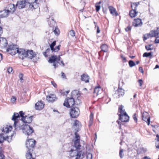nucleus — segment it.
Wrapping results in <instances>:
<instances>
[{"instance_id": "obj_1", "label": "nucleus", "mask_w": 159, "mask_h": 159, "mask_svg": "<svg viewBox=\"0 0 159 159\" xmlns=\"http://www.w3.org/2000/svg\"><path fill=\"white\" fill-rule=\"evenodd\" d=\"M36 142L34 140L31 139L26 141V147L28 149V151L26 154V157L27 159H30L32 157L31 152L33 151V148L36 144Z\"/></svg>"}, {"instance_id": "obj_2", "label": "nucleus", "mask_w": 159, "mask_h": 159, "mask_svg": "<svg viewBox=\"0 0 159 159\" xmlns=\"http://www.w3.org/2000/svg\"><path fill=\"white\" fill-rule=\"evenodd\" d=\"M32 0H22L19 1L16 5V8L21 9L24 8L26 6H28L29 7L30 4H31Z\"/></svg>"}, {"instance_id": "obj_3", "label": "nucleus", "mask_w": 159, "mask_h": 159, "mask_svg": "<svg viewBox=\"0 0 159 159\" xmlns=\"http://www.w3.org/2000/svg\"><path fill=\"white\" fill-rule=\"evenodd\" d=\"M19 114L17 113H14L13 116H12V120L14 121V127L16 129V125L18 122V118H20V116L22 118L23 117H25V116H24V113L22 111L19 112Z\"/></svg>"}, {"instance_id": "obj_4", "label": "nucleus", "mask_w": 159, "mask_h": 159, "mask_svg": "<svg viewBox=\"0 0 159 159\" xmlns=\"http://www.w3.org/2000/svg\"><path fill=\"white\" fill-rule=\"evenodd\" d=\"M139 4V2L133 3L131 5L132 9L129 12L130 16L132 18L135 17L137 16L138 12L136 11V8Z\"/></svg>"}, {"instance_id": "obj_5", "label": "nucleus", "mask_w": 159, "mask_h": 159, "mask_svg": "<svg viewBox=\"0 0 159 159\" xmlns=\"http://www.w3.org/2000/svg\"><path fill=\"white\" fill-rule=\"evenodd\" d=\"M75 103L74 98L72 97L67 98L65 101L63 105L69 108L73 107Z\"/></svg>"}, {"instance_id": "obj_6", "label": "nucleus", "mask_w": 159, "mask_h": 159, "mask_svg": "<svg viewBox=\"0 0 159 159\" xmlns=\"http://www.w3.org/2000/svg\"><path fill=\"white\" fill-rule=\"evenodd\" d=\"M22 130L23 133L28 136L31 135L34 132L33 128L28 125H24Z\"/></svg>"}, {"instance_id": "obj_7", "label": "nucleus", "mask_w": 159, "mask_h": 159, "mask_svg": "<svg viewBox=\"0 0 159 159\" xmlns=\"http://www.w3.org/2000/svg\"><path fill=\"white\" fill-rule=\"evenodd\" d=\"M18 49L16 45L12 44L8 46L7 51L9 54L14 55L16 53Z\"/></svg>"}, {"instance_id": "obj_8", "label": "nucleus", "mask_w": 159, "mask_h": 159, "mask_svg": "<svg viewBox=\"0 0 159 159\" xmlns=\"http://www.w3.org/2000/svg\"><path fill=\"white\" fill-rule=\"evenodd\" d=\"M70 115L73 118L77 117L79 115L80 110L77 107H73L70 109Z\"/></svg>"}, {"instance_id": "obj_9", "label": "nucleus", "mask_w": 159, "mask_h": 159, "mask_svg": "<svg viewBox=\"0 0 159 159\" xmlns=\"http://www.w3.org/2000/svg\"><path fill=\"white\" fill-rule=\"evenodd\" d=\"M159 33V32L157 30H152L149 34H145L144 35L143 40L148 39L149 37H156L158 35Z\"/></svg>"}, {"instance_id": "obj_10", "label": "nucleus", "mask_w": 159, "mask_h": 159, "mask_svg": "<svg viewBox=\"0 0 159 159\" xmlns=\"http://www.w3.org/2000/svg\"><path fill=\"white\" fill-rule=\"evenodd\" d=\"M142 120L146 122L148 125H149L150 123V118L148 113L146 112H143L142 115Z\"/></svg>"}, {"instance_id": "obj_11", "label": "nucleus", "mask_w": 159, "mask_h": 159, "mask_svg": "<svg viewBox=\"0 0 159 159\" xmlns=\"http://www.w3.org/2000/svg\"><path fill=\"white\" fill-rule=\"evenodd\" d=\"M26 51L23 49H19L18 48L16 53L19 54V57L21 59H23L25 57H26Z\"/></svg>"}, {"instance_id": "obj_12", "label": "nucleus", "mask_w": 159, "mask_h": 159, "mask_svg": "<svg viewBox=\"0 0 159 159\" xmlns=\"http://www.w3.org/2000/svg\"><path fill=\"white\" fill-rule=\"evenodd\" d=\"M31 4H30L29 8L32 10L35 9L38 7L39 2L41 0H32Z\"/></svg>"}, {"instance_id": "obj_13", "label": "nucleus", "mask_w": 159, "mask_h": 159, "mask_svg": "<svg viewBox=\"0 0 159 159\" xmlns=\"http://www.w3.org/2000/svg\"><path fill=\"white\" fill-rule=\"evenodd\" d=\"M57 99L55 95L54 94H50L47 96L46 100L49 102L52 103L56 101Z\"/></svg>"}, {"instance_id": "obj_14", "label": "nucleus", "mask_w": 159, "mask_h": 159, "mask_svg": "<svg viewBox=\"0 0 159 159\" xmlns=\"http://www.w3.org/2000/svg\"><path fill=\"white\" fill-rule=\"evenodd\" d=\"M44 106V104L42 101H39L35 104V108L37 110H41Z\"/></svg>"}, {"instance_id": "obj_15", "label": "nucleus", "mask_w": 159, "mask_h": 159, "mask_svg": "<svg viewBox=\"0 0 159 159\" xmlns=\"http://www.w3.org/2000/svg\"><path fill=\"white\" fill-rule=\"evenodd\" d=\"M142 24L143 23L141 19L139 18L135 19L132 23L133 25L135 27L141 26Z\"/></svg>"}, {"instance_id": "obj_16", "label": "nucleus", "mask_w": 159, "mask_h": 159, "mask_svg": "<svg viewBox=\"0 0 159 159\" xmlns=\"http://www.w3.org/2000/svg\"><path fill=\"white\" fill-rule=\"evenodd\" d=\"M33 117V116H26L25 117H23L22 118H21V120L24 123L30 124L32 120Z\"/></svg>"}, {"instance_id": "obj_17", "label": "nucleus", "mask_w": 159, "mask_h": 159, "mask_svg": "<svg viewBox=\"0 0 159 159\" xmlns=\"http://www.w3.org/2000/svg\"><path fill=\"white\" fill-rule=\"evenodd\" d=\"M119 120L122 122H127L129 120V117L127 114H124L123 115H120L119 116Z\"/></svg>"}, {"instance_id": "obj_18", "label": "nucleus", "mask_w": 159, "mask_h": 159, "mask_svg": "<svg viewBox=\"0 0 159 159\" xmlns=\"http://www.w3.org/2000/svg\"><path fill=\"white\" fill-rule=\"evenodd\" d=\"M10 12L9 10H4L0 11V18L5 17L8 16Z\"/></svg>"}, {"instance_id": "obj_19", "label": "nucleus", "mask_w": 159, "mask_h": 159, "mask_svg": "<svg viewBox=\"0 0 159 159\" xmlns=\"http://www.w3.org/2000/svg\"><path fill=\"white\" fill-rule=\"evenodd\" d=\"M7 44V42L6 39L0 37V45L2 48L6 47Z\"/></svg>"}, {"instance_id": "obj_20", "label": "nucleus", "mask_w": 159, "mask_h": 159, "mask_svg": "<svg viewBox=\"0 0 159 159\" xmlns=\"http://www.w3.org/2000/svg\"><path fill=\"white\" fill-rule=\"evenodd\" d=\"M12 129V127L11 126L6 125L3 127L2 131L4 133H8L11 132Z\"/></svg>"}, {"instance_id": "obj_21", "label": "nucleus", "mask_w": 159, "mask_h": 159, "mask_svg": "<svg viewBox=\"0 0 159 159\" xmlns=\"http://www.w3.org/2000/svg\"><path fill=\"white\" fill-rule=\"evenodd\" d=\"M26 57L28 58L32 59V58L35 57V54L34 53L33 50H28L26 51Z\"/></svg>"}, {"instance_id": "obj_22", "label": "nucleus", "mask_w": 159, "mask_h": 159, "mask_svg": "<svg viewBox=\"0 0 159 159\" xmlns=\"http://www.w3.org/2000/svg\"><path fill=\"white\" fill-rule=\"evenodd\" d=\"M108 8L110 13L113 15L117 16L118 15L117 12H116L115 8L112 6H109Z\"/></svg>"}, {"instance_id": "obj_23", "label": "nucleus", "mask_w": 159, "mask_h": 159, "mask_svg": "<svg viewBox=\"0 0 159 159\" xmlns=\"http://www.w3.org/2000/svg\"><path fill=\"white\" fill-rule=\"evenodd\" d=\"M81 80L86 83H88L89 82V76L88 75L84 74L81 76Z\"/></svg>"}, {"instance_id": "obj_24", "label": "nucleus", "mask_w": 159, "mask_h": 159, "mask_svg": "<svg viewBox=\"0 0 159 159\" xmlns=\"http://www.w3.org/2000/svg\"><path fill=\"white\" fill-rule=\"evenodd\" d=\"M116 94H117L119 98L120 96H122L124 94V90L121 88H118L116 92Z\"/></svg>"}, {"instance_id": "obj_25", "label": "nucleus", "mask_w": 159, "mask_h": 159, "mask_svg": "<svg viewBox=\"0 0 159 159\" xmlns=\"http://www.w3.org/2000/svg\"><path fill=\"white\" fill-rule=\"evenodd\" d=\"M102 91V89L99 86L96 87L94 90L93 93L96 96H97L100 93V92Z\"/></svg>"}, {"instance_id": "obj_26", "label": "nucleus", "mask_w": 159, "mask_h": 159, "mask_svg": "<svg viewBox=\"0 0 159 159\" xmlns=\"http://www.w3.org/2000/svg\"><path fill=\"white\" fill-rule=\"evenodd\" d=\"M84 153L82 151L78 152L75 159H82L84 157Z\"/></svg>"}, {"instance_id": "obj_27", "label": "nucleus", "mask_w": 159, "mask_h": 159, "mask_svg": "<svg viewBox=\"0 0 159 159\" xmlns=\"http://www.w3.org/2000/svg\"><path fill=\"white\" fill-rule=\"evenodd\" d=\"M123 106L122 105L119 107L118 112L120 113V114H119V116H120V115H123L124 114L125 115L127 114L125 110H123Z\"/></svg>"}, {"instance_id": "obj_28", "label": "nucleus", "mask_w": 159, "mask_h": 159, "mask_svg": "<svg viewBox=\"0 0 159 159\" xmlns=\"http://www.w3.org/2000/svg\"><path fill=\"white\" fill-rule=\"evenodd\" d=\"M80 96L79 91L77 90H74L71 92V97L74 98H78Z\"/></svg>"}, {"instance_id": "obj_29", "label": "nucleus", "mask_w": 159, "mask_h": 159, "mask_svg": "<svg viewBox=\"0 0 159 159\" xmlns=\"http://www.w3.org/2000/svg\"><path fill=\"white\" fill-rule=\"evenodd\" d=\"M57 56L53 55L49 57L48 62L50 63L54 62L57 61Z\"/></svg>"}, {"instance_id": "obj_30", "label": "nucleus", "mask_w": 159, "mask_h": 159, "mask_svg": "<svg viewBox=\"0 0 159 159\" xmlns=\"http://www.w3.org/2000/svg\"><path fill=\"white\" fill-rule=\"evenodd\" d=\"M101 51L104 52H106L108 50V48L107 45L105 44H102L100 47Z\"/></svg>"}, {"instance_id": "obj_31", "label": "nucleus", "mask_w": 159, "mask_h": 159, "mask_svg": "<svg viewBox=\"0 0 159 159\" xmlns=\"http://www.w3.org/2000/svg\"><path fill=\"white\" fill-rule=\"evenodd\" d=\"M80 140H75L74 141V146L76 149H78L80 148L81 147L80 143Z\"/></svg>"}, {"instance_id": "obj_32", "label": "nucleus", "mask_w": 159, "mask_h": 159, "mask_svg": "<svg viewBox=\"0 0 159 159\" xmlns=\"http://www.w3.org/2000/svg\"><path fill=\"white\" fill-rule=\"evenodd\" d=\"M157 139H155V146L156 148H159V135L157 134L156 135Z\"/></svg>"}, {"instance_id": "obj_33", "label": "nucleus", "mask_w": 159, "mask_h": 159, "mask_svg": "<svg viewBox=\"0 0 159 159\" xmlns=\"http://www.w3.org/2000/svg\"><path fill=\"white\" fill-rule=\"evenodd\" d=\"M16 133H13V134H11V135L10 136H7V137H6L5 140L7 141L8 142L10 143L11 142L12 138L13 136L15 135Z\"/></svg>"}, {"instance_id": "obj_34", "label": "nucleus", "mask_w": 159, "mask_h": 159, "mask_svg": "<svg viewBox=\"0 0 159 159\" xmlns=\"http://www.w3.org/2000/svg\"><path fill=\"white\" fill-rule=\"evenodd\" d=\"M74 122L73 126H75L77 128H79L81 126V123L78 120H75Z\"/></svg>"}, {"instance_id": "obj_35", "label": "nucleus", "mask_w": 159, "mask_h": 159, "mask_svg": "<svg viewBox=\"0 0 159 159\" xmlns=\"http://www.w3.org/2000/svg\"><path fill=\"white\" fill-rule=\"evenodd\" d=\"M4 136V134L3 133L0 134V143H2L6 139Z\"/></svg>"}, {"instance_id": "obj_36", "label": "nucleus", "mask_w": 159, "mask_h": 159, "mask_svg": "<svg viewBox=\"0 0 159 159\" xmlns=\"http://www.w3.org/2000/svg\"><path fill=\"white\" fill-rule=\"evenodd\" d=\"M56 44V41H54L50 45V48H51V50H52V52H53L54 50V47Z\"/></svg>"}, {"instance_id": "obj_37", "label": "nucleus", "mask_w": 159, "mask_h": 159, "mask_svg": "<svg viewBox=\"0 0 159 159\" xmlns=\"http://www.w3.org/2000/svg\"><path fill=\"white\" fill-rule=\"evenodd\" d=\"M129 64L130 67H132L135 65V63L132 60H130L129 61Z\"/></svg>"}, {"instance_id": "obj_38", "label": "nucleus", "mask_w": 159, "mask_h": 159, "mask_svg": "<svg viewBox=\"0 0 159 159\" xmlns=\"http://www.w3.org/2000/svg\"><path fill=\"white\" fill-rule=\"evenodd\" d=\"M54 32L55 34H59L60 33V31L58 27H55Z\"/></svg>"}, {"instance_id": "obj_39", "label": "nucleus", "mask_w": 159, "mask_h": 159, "mask_svg": "<svg viewBox=\"0 0 159 159\" xmlns=\"http://www.w3.org/2000/svg\"><path fill=\"white\" fill-rule=\"evenodd\" d=\"M152 55L151 52H145L143 55V57H148Z\"/></svg>"}, {"instance_id": "obj_40", "label": "nucleus", "mask_w": 159, "mask_h": 159, "mask_svg": "<svg viewBox=\"0 0 159 159\" xmlns=\"http://www.w3.org/2000/svg\"><path fill=\"white\" fill-rule=\"evenodd\" d=\"M132 26L130 25H129L125 28V30L126 32H128L131 30Z\"/></svg>"}, {"instance_id": "obj_41", "label": "nucleus", "mask_w": 159, "mask_h": 159, "mask_svg": "<svg viewBox=\"0 0 159 159\" xmlns=\"http://www.w3.org/2000/svg\"><path fill=\"white\" fill-rule=\"evenodd\" d=\"M120 56L123 62H125L127 61V60L126 57H124L122 54H121L120 55Z\"/></svg>"}, {"instance_id": "obj_42", "label": "nucleus", "mask_w": 159, "mask_h": 159, "mask_svg": "<svg viewBox=\"0 0 159 159\" xmlns=\"http://www.w3.org/2000/svg\"><path fill=\"white\" fill-rule=\"evenodd\" d=\"M152 46L151 44H150L148 45L145 46V48L147 50H150L152 49V48H151V46Z\"/></svg>"}, {"instance_id": "obj_43", "label": "nucleus", "mask_w": 159, "mask_h": 159, "mask_svg": "<svg viewBox=\"0 0 159 159\" xmlns=\"http://www.w3.org/2000/svg\"><path fill=\"white\" fill-rule=\"evenodd\" d=\"M69 34L72 37L75 36V32L74 30H71L69 32Z\"/></svg>"}, {"instance_id": "obj_44", "label": "nucleus", "mask_w": 159, "mask_h": 159, "mask_svg": "<svg viewBox=\"0 0 159 159\" xmlns=\"http://www.w3.org/2000/svg\"><path fill=\"white\" fill-rule=\"evenodd\" d=\"M75 138L76 139V140H80V138L79 135L78 134L77 132H75Z\"/></svg>"}, {"instance_id": "obj_45", "label": "nucleus", "mask_w": 159, "mask_h": 159, "mask_svg": "<svg viewBox=\"0 0 159 159\" xmlns=\"http://www.w3.org/2000/svg\"><path fill=\"white\" fill-rule=\"evenodd\" d=\"M87 159H92V155L91 153H88L86 156Z\"/></svg>"}, {"instance_id": "obj_46", "label": "nucleus", "mask_w": 159, "mask_h": 159, "mask_svg": "<svg viewBox=\"0 0 159 159\" xmlns=\"http://www.w3.org/2000/svg\"><path fill=\"white\" fill-rule=\"evenodd\" d=\"M23 75L22 74L20 73L19 74V77L20 79V80H21L20 82L21 83H22L23 82Z\"/></svg>"}, {"instance_id": "obj_47", "label": "nucleus", "mask_w": 159, "mask_h": 159, "mask_svg": "<svg viewBox=\"0 0 159 159\" xmlns=\"http://www.w3.org/2000/svg\"><path fill=\"white\" fill-rule=\"evenodd\" d=\"M16 98L14 97V96H12L11 98V102L14 103V102L16 101Z\"/></svg>"}, {"instance_id": "obj_48", "label": "nucleus", "mask_w": 159, "mask_h": 159, "mask_svg": "<svg viewBox=\"0 0 159 159\" xmlns=\"http://www.w3.org/2000/svg\"><path fill=\"white\" fill-rule=\"evenodd\" d=\"M123 152V149H120L119 152V156L121 158H122L123 156V155H122V153Z\"/></svg>"}, {"instance_id": "obj_49", "label": "nucleus", "mask_w": 159, "mask_h": 159, "mask_svg": "<svg viewBox=\"0 0 159 159\" xmlns=\"http://www.w3.org/2000/svg\"><path fill=\"white\" fill-rule=\"evenodd\" d=\"M60 45H58L56 47L54 48L53 51H54V52H57V51H58L59 50V49H60Z\"/></svg>"}, {"instance_id": "obj_50", "label": "nucleus", "mask_w": 159, "mask_h": 159, "mask_svg": "<svg viewBox=\"0 0 159 159\" xmlns=\"http://www.w3.org/2000/svg\"><path fill=\"white\" fill-rule=\"evenodd\" d=\"M7 70L9 73H11L13 69L12 67H9L7 68Z\"/></svg>"}, {"instance_id": "obj_51", "label": "nucleus", "mask_w": 159, "mask_h": 159, "mask_svg": "<svg viewBox=\"0 0 159 159\" xmlns=\"http://www.w3.org/2000/svg\"><path fill=\"white\" fill-rule=\"evenodd\" d=\"M96 7V11L97 12H98L100 8V6L98 5H97L96 4L95 5Z\"/></svg>"}, {"instance_id": "obj_52", "label": "nucleus", "mask_w": 159, "mask_h": 159, "mask_svg": "<svg viewBox=\"0 0 159 159\" xmlns=\"http://www.w3.org/2000/svg\"><path fill=\"white\" fill-rule=\"evenodd\" d=\"M133 118L134 120L136 122H137V116H136V114H134L133 116Z\"/></svg>"}, {"instance_id": "obj_53", "label": "nucleus", "mask_w": 159, "mask_h": 159, "mask_svg": "<svg viewBox=\"0 0 159 159\" xmlns=\"http://www.w3.org/2000/svg\"><path fill=\"white\" fill-rule=\"evenodd\" d=\"M61 77L63 79H66V76L65 74L63 72H61Z\"/></svg>"}, {"instance_id": "obj_54", "label": "nucleus", "mask_w": 159, "mask_h": 159, "mask_svg": "<svg viewBox=\"0 0 159 159\" xmlns=\"http://www.w3.org/2000/svg\"><path fill=\"white\" fill-rule=\"evenodd\" d=\"M138 82L139 84V85L140 86H141L143 84V81L142 80L140 79L138 80Z\"/></svg>"}, {"instance_id": "obj_55", "label": "nucleus", "mask_w": 159, "mask_h": 159, "mask_svg": "<svg viewBox=\"0 0 159 159\" xmlns=\"http://www.w3.org/2000/svg\"><path fill=\"white\" fill-rule=\"evenodd\" d=\"M0 159H4V156L1 153H0Z\"/></svg>"}, {"instance_id": "obj_56", "label": "nucleus", "mask_w": 159, "mask_h": 159, "mask_svg": "<svg viewBox=\"0 0 159 159\" xmlns=\"http://www.w3.org/2000/svg\"><path fill=\"white\" fill-rule=\"evenodd\" d=\"M93 114L92 113H91L90 116V120H93Z\"/></svg>"}, {"instance_id": "obj_57", "label": "nucleus", "mask_w": 159, "mask_h": 159, "mask_svg": "<svg viewBox=\"0 0 159 159\" xmlns=\"http://www.w3.org/2000/svg\"><path fill=\"white\" fill-rule=\"evenodd\" d=\"M139 70L141 73H143L144 72L143 68L141 67H140L139 68Z\"/></svg>"}, {"instance_id": "obj_58", "label": "nucleus", "mask_w": 159, "mask_h": 159, "mask_svg": "<svg viewBox=\"0 0 159 159\" xmlns=\"http://www.w3.org/2000/svg\"><path fill=\"white\" fill-rule=\"evenodd\" d=\"M3 33V30L1 26H0V37H1V36L2 34Z\"/></svg>"}, {"instance_id": "obj_59", "label": "nucleus", "mask_w": 159, "mask_h": 159, "mask_svg": "<svg viewBox=\"0 0 159 159\" xmlns=\"http://www.w3.org/2000/svg\"><path fill=\"white\" fill-rule=\"evenodd\" d=\"M93 120H89V126L90 127L92 125Z\"/></svg>"}, {"instance_id": "obj_60", "label": "nucleus", "mask_w": 159, "mask_h": 159, "mask_svg": "<svg viewBox=\"0 0 159 159\" xmlns=\"http://www.w3.org/2000/svg\"><path fill=\"white\" fill-rule=\"evenodd\" d=\"M158 37L156 38V39L155 40V43H159V39H158Z\"/></svg>"}, {"instance_id": "obj_61", "label": "nucleus", "mask_w": 159, "mask_h": 159, "mask_svg": "<svg viewBox=\"0 0 159 159\" xmlns=\"http://www.w3.org/2000/svg\"><path fill=\"white\" fill-rule=\"evenodd\" d=\"M59 63L58 62H57V63L56 62H53V66L55 68H56V67H57V63Z\"/></svg>"}, {"instance_id": "obj_62", "label": "nucleus", "mask_w": 159, "mask_h": 159, "mask_svg": "<svg viewBox=\"0 0 159 159\" xmlns=\"http://www.w3.org/2000/svg\"><path fill=\"white\" fill-rule=\"evenodd\" d=\"M51 83L53 85V86L54 87H56L57 86V84L54 82L52 81Z\"/></svg>"}, {"instance_id": "obj_63", "label": "nucleus", "mask_w": 159, "mask_h": 159, "mask_svg": "<svg viewBox=\"0 0 159 159\" xmlns=\"http://www.w3.org/2000/svg\"><path fill=\"white\" fill-rule=\"evenodd\" d=\"M97 33L98 34V33H100V30L99 29V27L98 26H97Z\"/></svg>"}, {"instance_id": "obj_64", "label": "nucleus", "mask_w": 159, "mask_h": 159, "mask_svg": "<svg viewBox=\"0 0 159 159\" xmlns=\"http://www.w3.org/2000/svg\"><path fill=\"white\" fill-rule=\"evenodd\" d=\"M47 52L45 51L43 52V55L45 57H47L48 56V55L47 54Z\"/></svg>"}]
</instances>
